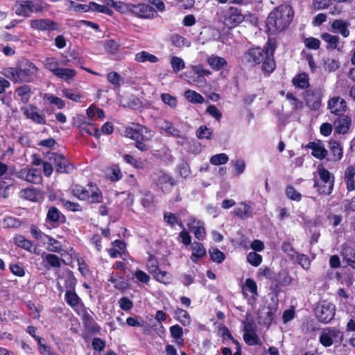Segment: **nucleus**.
<instances>
[{"mask_svg":"<svg viewBox=\"0 0 355 355\" xmlns=\"http://www.w3.org/2000/svg\"><path fill=\"white\" fill-rule=\"evenodd\" d=\"M275 49V43L268 40L263 48L251 47L246 51L243 54V60L252 66L262 63V71L270 74L276 68V63L274 60Z\"/></svg>","mask_w":355,"mask_h":355,"instance_id":"1","label":"nucleus"},{"mask_svg":"<svg viewBox=\"0 0 355 355\" xmlns=\"http://www.w3.org/2000/svg\"><path fill=\"white\" fill-rule=\"evenodd\" d=\"M294 12L291 6L282 4L269 13L266 28L268 35H276L284 31L293 20Z\"/></svg>","mask_w":355,"mask_h":355,"instance_id":"2","label":"nucleus"},{"mask_svg":"<svg viewBox=\"0 0 355 355\" xmlns=\"http://www.w3.org/2000/svg\"><path fill=\"white\" fill-rule=\"evenodd\" d=\"M38 69L32 62L26 60L15 67H7L3 75L14 83H31L37 76Z\"/></svg>","mask_w":355,"mask_h":355,"instance_id":"3","label":"nucleus"},{"mask_svg":"<svg viewBox=\"0 0 355 355\" xmlns=\"http://www.w3.org/2000/svg\"><path fill=\"white\" fill-rule=\"evenodd\" d=\"M89 187H95V190H92L91 193L84 187L76 184L72 189V194L80 200H89L92 204L101 203L103 201V195L101 190L96 187V184L89 182Z\"/></svg>","mask_w":355,"mask_h":355,"instance_id":"4","label":"nucleus"},{"mask_svg":"<svg viewBox=\"0 0 355 355\" xmlns=\"http://www.w3.org/2000/svg\"><path fill=\"white\" fill-rule=\"evenodd\" d=\"M42 0H17L15 5V14L18 16L29 17L33 12H42L44 10Z\"/></svg>","mask_w":355,"mask_h":355,"instance_id":"5","label":"nucleus"},{"mask_svg":"<svg viewBox=\"0 0 355 355\" xmlns=\"http://www.w3.org/2000/svg\"><path fill=\"white\" fill-rule=\"evenodd\" d=\"M343 339L344 333L336 327L324 328L319 336V342L324 347H331L334 343L340 345Z\"/></svg>","mask_w":355,"mask_h":355,"instance_id":"6","label":"nucleus"},{"mask_svg":"<svg viewBox=\"0 0 355 355\" xmlns=\"http://www.w3.org/2000/svg\"><path fill=\"white\" fill-rule=\"evenodd\" d=\"M153 182L164 194H169L178 185V181L168 173L160 171L153 174Z\"/></svg>","mask_w":355,"mask_h":355,"instance_id":"7","label":"nucleus"},{"mask_svg":"<svg viewBox=\"0 0 355 355\" xmlns=\"http://www.w3.org/2000/svg\"><path fill=\"white\" fill-rule=\"evenodd\" d=\"M315 316L318 322L328 324L332 321L336 314V306L326 300L320 302L315 309Z\"/></svg>","mask_w":355,"mask_h":355,"instance_id":"8","label":"nucleus"},{"mask_svg":"<svg viewBox=\"0 0 355 355\" xmlns=\"http://www.w3.org/2000/svg\"><path fill=\"white\" fill-rule=\"evenodd\" d=\"M223 24L228 30L239 26L244 20L245 16L241 8L230 6L223 12Z\"/></svg>","mask_w":355,"mask_h":355,"instance_id":"9","label":"nucleus"},{"mask_svg":"<svg viewBox=\"0 0 355 355\" xmlns=\"http://www.w3.org/2000/svg\"><path fill=\"white\" fill-rule=\"evenodd\" d=\"M124 133L127 137L135 141L137 139L150 140L152 137L149 128L139 123L135 124L134 128H126Z\"/></svg>","mask_w":355,"mask_h":355,"instance_id":"10","label":"nucleus"},{"mask_svg":"<svg viewBox=\"0 0 355 355\" xmlns=\"http://www.w3.org/2000/svg\"><path fill=\"white\" fill-rule=\"evenodd\" d=\"M73 125L78 128L82 133L97 137L99 135L98 129L92 123L87 121V119L83 114H76L73 118Z\"/></svg>","mask_w":355,"mask_h":355,"instance_id":"11","label":"nucleus"},{"mask_svg":"<svg viewBox=\"0 0 355 355\" xmlns=\"http://www.w3.org/2000/svg\"><path fill=\"white\" fill-rule=\"evenodd\" d=\"M156 10L150 4L145 3H132L131 15L140 19H153L156 15Z\"/></svg>","mask_w":355,"mask_h":355,"instance_id":"12","label":"nucleus"},{"mask_svg":"<svg viewBox=\"0 0 355 355\" xmlns=\"http://www.w3.org/2000/svg\"><path fill=\"white\" fill-rule=\"evenodd\" d=\"M67 222V218L56 207L52 206L49 208L46 223L50 225L52 227L56 228L60 225L64 224Z\"/></svg>","mask_w":355,"mask_h":355,"instance_id":"13","label":"nucleus"},{"mask_svg":"<svg viewBox=\"0 0 355 355\" xmlns=\"http://www.w3.org/2000/svg\"><path fill=\"white\" fill-rule=\"evenodd\" d=\"M32 29L39 31H54L59 30V24L50 19H33L30 22Z\"/></svg>","mask_w":355,"mask_h":355,"instance_id":"14","label":"nucleus"},{"mask_svg":"<svg viewBox=\"0 0 355 355\" xmlns=\"http://www.w3.org/2000/svg\"><path fill=\"white\" fill-rule=\"evenodd\" d=\"M306 105L313 110H317L321 105V95L316 89H306L303 93Z\"/></svg>","mask_w":355,"mask_h":355,"instance_id":"15","label":"nucleus"},{"mask_svg":"<svg viewBox=\"0 0 355 355\" xmlns=\"http://www.w3.org/2000/svg\"><path fill=\"white\" fill-rule=\"evenodd\" d=\"M187 227L198 241H203L206 238V230L202 221L193 217L189 218Z\"/></svg>","mask_w":355,"mask_h":355,"instance_id":"16","label":"nucleus"},{"mask_svg":"<svg viewBox=\"0 0 355 355\" xmlns=\"http://www.w3.org/2000/svg\"><path fill=\"white\" fill-rule=\"evenodd\" d=\"M82 322L85 331L91 334H97L101 331V327L95 321L93 316L87 311L84 310L82 314Z\"/></svg>","mask_w":355,"mask_h":355,"instance_id":"17","label":"nucleus"},{"mask_svg":"<svg viewBox=\"0 0 355 355\" xmlns=\"http://www.w3.org/2000/svg\"><path fill=\"white\" fill-rule=\"evenodd\" d=\"M23 113L27 119L37 124L44 125L46 123L44 114L40 113L38 108L33 105H29L24 110Z\"/></svg>","mask_w":355,"mask_h":355,"instance_id":"18","label":"nucleus"},{"mask_svg":"<svg viewBox=\"0 0 355 355\" xmlns=\"http://www.w3.org/2000/svg\"><path fill=\"white\" fill-rule=\"evenodd\" d=\"M328 107L332 114L340 116L346 111L347 103L340 96H335L329 101Z\"/></svg>","mask_w":355,"mask_h":355,"instance_id":"19","label":"nucleus"},{"mask_svg":"<svg viewBox=\"0 0 355 355\" xmlns=\"http://www.w3.org/2000/svg\"><path fill=\"white\" fill-rule=\"evenodd\" d=\"M44 262V266L46 269L49 270L51 268H59L62 266V263L64 262L63 259L60 258L55 254L45 253L42 254Z\"/></svg>","mask_w":355,"mask_h":355,"instance_id":"20","label":"nucleus"},{"mask_svg":"<svg viewBox=\"0 0 355 355\" xmlns=\"http://www.w3.org/2000/svg\"><path fill=\"white\" fill-rule=\"evenodd\" d=\"M52 158L54 159L58 172L69 173L74 169V166L66 159V157H49L50 160Z\"/></svg>","mask_w":355,"mask_h":355,"instance_id":"21","label":"nucleus"},{"mask_svg":"<svg viewBox=\"0 0 355 355\" xmlns=\"http://www.w3.org/2000/svg\"><path fill=\"white\" fill-rule=\"evenodd\" d=\"M350 23L343 19H334L331 24V27L334 33H340L343 37H347L349 35L348 27Z\"/></svg>","mask_w":355,"mask_h":355,"instance_id":"22","label":"nucleus"},{"mask_svg":"<svg viewBox=\"0 0 355 355\" xmlns=\"http://www.w3.org/2000/svg\"><path fill=\"white\" fill-rule=\"evenodd\" d=\"M103 3L107 6H110V8H114V10L120 14H131L132 3H125L122 1L114 0H103Z\"/></svg>","mask_w":355,"mask_h":355,"instance_id":"23","label":"nucleus"},{"mask_svg":"<svg viewBox=\"0 0 355 355\" xmlns=\"http://www.w3.org/2000/svg\"><path fill=\"white\" fill-rule=\"evenodd\" d=\"M318 173L321 182L329 184L328 186V192H332L334 187L335 179L334 175L322 166H319L318 167Z\"/></svg>","mask_w":355,"mask_h":355,"instance_id":"24","label":"nucleus"},{"mask_svg":"<svg viewBox=\"0 0 355 355\" xmlns=\"http://www.w3.org/2000/svg\"><path fill=\"white\" fill-rule=\"evenodd\" d=\"M351 123V118L348 116H343L338 118L334 121L335 132L338 134L347 133L349 129Z\"/></svg>","mask_w":355,"mask_h":355,"instance_id":"25","label":"nucleus"},{"mask_svg":"<svg viewBox=\"0 0 355 355\" xmlns=\"http://www.w3.org/2000/svg\"><path fill=\"white\" fill-rule=\"evenodd\" d=\"M306 149H311V155H328V151L321 140L310 141L305 146Z\"/></svg>","mask_w":355,"mask_h":355,"instance_id":"26","label":"nucleus"},{"mask_svg":"<svg viewBox=\"0 0 355 355\" xmlns=\"http://www.w3.org/2000/svg\"><path fill=\"white\" fill-rule=\"evenodd\" d=\"M64 300L66 303L74 311L81 304L83 306L81 298L75 291H66L64 294Z\"/></svg>","mask_w":355,"mask_h":355,"instance_id":"27","label":"nucleus"},{"mask_svg":"<svg viewBox=\"0 0 355 355\" xmlns=\"http://www.w3.org/2000/svg\"><path fill=\"white\" fill-rule=\"evenodd\" d=\"M292 84L296 88L306 89L310 86L309 78L307 73H299L292 78Z\"/></svg>","mask_w":355,"mask_h":355,"instance_id":"28","label":"nucleus"},{"mask_svg":"<svg viewBox=\"0 0 355 355\" xmlns=\"http://www.w3.org/2000/svg\"><path fill=\"white\" fill-rule=\"evenodd\" d=\"M192 250L193 252L191 255V259L195 263H197L200 259L206 255L207 253L206 249L205 248L203 244L197 241L193 243Z\"/></svg>","mask_w":355,"mask_h":355,"instance_id":"29","label":"nucleus"},{"mask_svg":"<svg viewBox=\"0 0 355 355\" xmlns=\"http://www.w3.org/2000/svg\"><path fill=\"white\" fill-rule=\"evenodd\" d=\"M355 168L353 166H347L345 171V182L348 191L355 190Z\"/></svg>","mask_w":355,"mask_h":355,"instance_id":"30","label":"nucleus"},{"mask_svg":"<svg viewBox=\"0 0 355 355\" xmlns=\"http://www.w3.org/2000/svg\"><path fill=\"white\" fill-rule=\"evenodd\" d=\"M187 73H188L187 76L189 78V82L197 85H203L206 83L205 78L202 77L200 72H199L198 66H193L191 71Z\"/></svg>","mask_w":355,"mask_h":355,"instance_id":"31","label":"nucleus"},{"mask_svg":"<svg viewBox=\"0 0 355 355\" xmlns=\"http://www.w3.org/2000/svg\"><path fill=\"white\" fill-rule=\"evenodd\" d=\"M234 214L243 220L246 219L252 216V207L245 202H241L234 208Z\"/></svg>","mask_w":355,"mask_h":355,"instance_id":"32","label":"nucleus"},{"mask_svg":"<svg viewBox=\"0 0 355 355\" xmlns=\"http://www.w3.org/2000/svg\"><path fill=\"white\" fill-rule=\"evenodd\" d=\"M247 291L252 294L253 299L259 295L257 283L251 278L246 279L245 284L242 286V293L244 296L247 295Z\"/></svg>","mask_w":355,"mask_h":355,"instance_id":"33","label":"nucleus"},{"mask_svg":"<svg viewBox=\"0 0 355 355\" xmlns=\"http://www.w3.org/2000/svg\"><path fill=\"white\" fill-rule=\"evenodd\" d=\"M342 255L347 264L355 270V249L349 246L344 247Z\"/></svg>","mask_w":355,"mask_h":355,"instance_id":"34","label":"nucleus"},{"mask_svg":"<svg viewBox=\"0 0 355 355\" xmlns=\"http://www.w3.org/2000/svg\"><path fill=\"white\" fill-rule=\"evenodd\" d=\"M78 280L72 270L67 269L65 272L64 287L66 291H75Z\"/></svg>","mask_w":355,"mask_h":355,"instance_id":"35","label":"nucleus"},{"mask_svg":"<svg viewBox=\"0 0 355 355\" xmlns=\"http://www.w3.org/2000/svg\"><path fill=\"white\" fill-rule=\"evenodd\" d=\"M207 63L215 71H219L227 66V62L224 58L214 55L207 58Z\"/></svg>","mask_w":355,"mask_h":355,"instance_id":"36","label":"nucleus"},{"mask_svg":"<svg viewBox=\"0 0 355 355\" xmlns=\"http://www.w3.org/2000/svg\"><path fill=\"white\" fill-rule=\"evenodd\" d=\"M135 60L137 62H150L151 63H156L159 61V58L148 51H142L135 54Z\"/></svg>","mask_w":355,"mask_h":355,"instance_id":"37","label":"nucleus"},{"mask_svg":"<svg viewBox=\"0 0 355 355\" xmlns=\"http://www.w3.org/2000/svg\"><path fill=\"white\" fill-rule=\"evenodd\" d=\"M141 203L145 208L149 209L155 206V196L151 191L145 190L141 191Z\"/></svg>","mask_w":355,"mask_h":355,"instance_id":"38","label":"nucleus"},{"mask_svg":"<svg viewBox=\"0 0 355 355\" xmlns=\"http://www.w3.org/2000/svg\"><path fill=\"white\" fill-rule=\"evenodd\" d=\"M174 315L175 319L178 320L183 326L190 324L191 317L186 310L178 307L174 311Z\"/></svg>","mask_w":355,"mask_h":355,"instance_id":"39","label":"nucleus"},{"mask_svg":"<svg viewBox=\"0 0 355 355\" xmlns=\"http://www.w3.org/2000/svg\"><path fill=\"white\" fill-rule=\"evenodd\" d=\"M320 37L323 41L328 44L327 49H337L339 43V37L338 35H333L328 33H324L321 34Z\"/></svg>","mask_w":355,"mask_h":355,"instance_id":"40","label":"nucleus"},{"mask_svg":"<svg viewBox=\"0 0 355 355\" xmlns=\"http://www.w3.org/2000/svg\"><path fill=\"white\" fill-rule=\"evenodd\" d=\"M154 279L160 283L168 284L172 279V275L165 270H161L159 268L152 275Z\"/></svg>","mask_w":355,"mask_h":355,"instance_id":"41","label":"nucleus"},{"mask_svg":"<svg viewBox=\"0 0 355 355\" xmlns=\"http://www.w3.org/2000/svg\"><path fill=\"white\" fill-rule=\"evenodd\" d=\"M184 97L192 103L202 104L205 101L204 97L194 90L188 89L184 92Z\"/></svg>","mask_w":355,"mask_h":355,"instance_id":"42","label":"nucleus"},{"mask_svg":"<svg viewBox=\"0 0 355 355\" xmlns=\"http://www.w3.org/2000/svg\"><path fill=\"white\" fill-rule=\"evenodd\" d=\"M161 128L168 135H171L176 138H180L181 137L180 131L173 125L172 122L169 121L165 120L162 124Z\"/></svg>","mask_w":355,"mask_h":355,"instance_id":"43","label":"nucleus"},{"mask_svg":"<svg viewBox=\"0 0 355 355\" xmlns=\"http://www.w3.org/2000/svg\"><path fill=\"white\" fill-rule=\"evenodd\" d=\"M107 81L114 87L119 88L123 83V77L116 71H111L107 74Z\"/></svg>","mask_w":355,"mask_h":355,"instance_id":"44","label":"nucleus"},{"mask_svg":"<svg viewBox=\"0 0 355 355\" xmlns=\"http://www.w3.org/2000/svg\"><path fill=\"white\" fill-rule=\"evenodd\" d=\"M44 64L45 68L52 72L55 76H56V73L60 69L58 61L53 57L46 58Z\"/></svg>","mask_w":355,"mask_h":355,"instance_id":"45","label":"nucleus"},{"mask_svg":"<svg viewBox=\"0 0 355 355\" xmlns=\"http://www.w3.org/2000/svg\"><path fill=\"white\" fill-rule=\"evenodd\" d=\"M210 259L217 263H221L225 259V254L217 248L209 249Z\"/></svg>","mask_w":355,"mask_h":355,"instance_id":"46","label":"nucleus"},{"mask_svg":"<svg viewBox=\"0 0 355 355\" xmlns=\"http://www.w3.org/2000/svg\"><path fill=\"white\" fill-rule=\"evenodd\" d=\"M77 74V72L73 69L69 68H60L59 71L56 73V76L68 81L72 80Z\"/></svg>","mask_w":355,"mask_h":355,"instance_id":"47","label":"nucleus"},{"mask_svg":"<svg viewBox=\"0 0 355 355\" xmlns=\"http://www.w3.org/2000/svg\"><path fill=\"white\" fill-rule=\"evenodd\" d=\"M21 225L19 218L14 216H6L3 220V227L6 229H17Z\"/></svg>","mask_w":355,"mask_h":355,"instance_id":"48","label":"nucleus"},{"mask_svg":"<svg viewBox=\"0 0 355 355\" xmlns=\"http://www.w3.org/2000/svg\"><path fill=\"white\" fill-rule=\"evenodd\" d=\"M243 337L245 343L250 346L262 345V342L257 332L243 334Z\"/></svg>","mask_w":355,"mask_h":355,"instance_id":"49","label":"nucleus"},{"mask_svg":"<svg viewBox=\"0 0 355 355\" xmlns=\"http://www.w3.org/2000/svg\"><path fill=\"white\" fill-rule=\"evenodd\" d=\"M92 11L106 14L109 16H112L113 15V11L110 8V6H107L105 3L103 5H100L94 1H92Z\"/></svg>","mask_w":355,"mask_h":355,"instance_id":"50","label":"nucleus"},{"mask_svg":"<svg viewBox=\"0 0 355 355\" xmlns=\"http://www.w3.org/2000/svg\"><path fill=\"white\" fill-rule=\"evenodd\" d=\"M29 174H28L26 181L33 183L39 184L42 182V174L41 171L37 168H28Z\"/></svg>","mask_w":355,"mask_h":355,"instance_id":"51","label":"nucleus"},{"mask_svg":"<svg viewBox=\"0 0 355 355\" xmlns=\"http://www.w3.org/2000/svg\"><path fill=\"white\" fill-rule=\"evenodd\" d=\"M15 243L28 251H31V248L33 247V243L31 241L26 239L24 236L22 235H17L14 238Z\"/></svg>","mask_w":355,"mask_h":355,"instance_id":"52","label":"nucleus"},{"mask_svg":"<svg viewBox=\"0 0 355 355\" xmlns=\"http://www.w3.org/2000/svg\"><path fill=\"white\" fill-rule=\"evenodd\" d=\"M103 46L107 53L115 54L119 50L120 44L119 42L111 39L105 40Z\"/></svg>","mask_w":355,"mask_h":355,"instance_id":"53","label":"nucleus"},{"mask_svg":"<svg viewBox=\"0 0 355 355\" xmlns=\"http://www.w3.org/2000/svg\"><path fill=\"white\" fill-rule=\"evenodd\" d=\"M22 192L25 198L32 202L37 201L40 196V191L34 188L25 189Z\"/></svg>","mask_w":355,"mask_h":355,"instance_id":"54","label":"nucleus"},{"mask_svg":"<svg viewBox=\"0 0 355 355\" xmlns=\"http://www.w3.org/2000/svg\"><path fill=\"white\" fill-rule=\"evenodd\" d=\"M127 163L132 165L136 168L142 169L146 167V160H142L139 157H124Z\"/></svg>","mask_w":355,"mask_h":355,"instance_id":"55","label":"nucleus"},{"mask_svg":"<svg viewBox=\"0 0 355 355\" xmlns=\"http://www.w3.org/2000/svg\"><path fill=\"white\" fill-rule=\"evenodd\" d=\"M286 196L293 201L300 202L302 200V195L291 185H288L285 189Z\"/></svg>","mask_w":355,"mask_h":355,"instance_id":"56","label":"nucleus"},{"mask_svg":"<svg viewBox=\"0 0 355 355\" xmlns=\"http://www.w3.org/2000/svg\"><path fill=\"white\" fill-rule=\"evenodd\" d=\"M77 263L78 266V271L83 277H86L91 275L92 272L89 270V266L83 257H79L77 258Z\"/></svg>","mask_w":355,"mask_h":355,"instance_id":"57","label":"nucleus"},{"mask_svg":"<svg viewBox=\"0 0 355 355\" xmlns=\"http://www.w3.org/2000/svg\"><path fill=\"white\" fill-rule=\"evenodd\" d=\"M340 67V62L332 58H327L324 60L323 68L328 72L336 71Z\"/></svg>","mask_w":355,"mask_h":355,"instance_id":"58","label":"nucleus"},{"mask_svg":"<svg viewBox=\"0 0 355 355\" xmlns=\"http://www.w3.org/2000/svg\"><path fill=\"white\" fill-rule=\"evenodd\" d=\"M48 245L49 246L47 250L50 252L60 253L62 251L61 242L53 237L49 236Z\"/></svg>","mask_w":355,"mask_h":355,"instance_id":"59","label":"nucleus"},{"mask_svg":"<svg viewBox=\"0 0 355 355\" xmlns=\"http://www.w3.org/2000/svg\"><path fill=\"white\" fill-rule=\"evenodd\" d=\"M171 65L173 71L177 73L185 67L184 60L177 56H173L171 59Z\"/></svg>","mask_w":355,"mask_h":355,"instance_id":"60","label":"nucleus"},{"mask_svg":"<svg viewBox=\"0 0 355 355\" xmlns=\"http://www.w3.org/2000/svg\"><path fill=\"white\" fill-rule=\"evenodd\" d=\"M276 312H277V308L275 307V306H268L267 307V312L266 313V315L263 318V322L266 325L268 326V327L269 326H270V324H272L274 318H275V314H276Z\"/></svg>","mask_w":355,"mask_h":355,"instance_id":"61","label":"nucleus"},{"mask_svg":"<svg viewBox=\"0 0 355 355\" xmlns=\"http://www.w3.org/2000/svg\"><path fill=\"white\" fill-rule=\"evenodd\" d=\"M247 261L252 266H253L254 267H257L262 262V257L261 254H259L255 252H250L247 255Z\"/></svg>","mask_w":355,"mask_h":355,"instance_id":"62","label":"nucleus"},{"mask_svg":"<svg viewBox=\"0 0 355 355\" xmlns=\"http://www.w3.org/2000/svg\"><path fill=\"white\" fill-rule=\"evenodd\" d=\"M304 44L308 49L318 50L320 46V41L318 38L313 37L304 38Z\"/></svg>","mask_w":355,"mask_h":355,"instance_id":"63","label":"nucleus"},{"mask_svg":"<svg viewBox=\"0 0 355 355\" xmlns=\"http://www.w3.org/2000/svg\"><path fill=\"white\" fill-rule=\"evenodd\" d=\"M178 171L180 175L184 178H187L191 175L190 166L188 162L184 161V159L178 166Z\"/></svg>","mask_w":355,"mask_h":355,"instance_id":"64","label":"nucleus"}]
</instances>
